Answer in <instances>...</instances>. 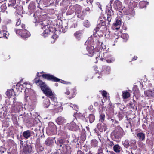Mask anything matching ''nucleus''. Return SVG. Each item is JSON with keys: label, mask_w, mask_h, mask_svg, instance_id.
Returning a JSON list of instances; mask_svg holds the SVG:
<instances>
[{"label": "nucleus", "mask_w": 154, "mask_h": 154, "mask_svg": "<svg viewBox=\"0 0 154 154\" xmlns=\"http://www.w3.org/2000/svg\"><path fill=\"white\" fill-rule=\"evenodd\" d=\"M34 17V22L37 23L40 27L42 29L44 30L43 32L41 34L42 36L44 38L47 37L51 32L53 33L54 31V29L51 27L49 25H46L42 23V21L45 20V16L43 15H37L36 14H34L33 15Z\"/></svg>", "instance_id": "nucleus-1"}, {"label": "nucleus", "mask_w": 154, "mask_h": 154, "mask_svg": "<svg viewBox=\"0 0 154 154\" xmlns=\"http://www.w3.org/2000/svg\"><path fill=\"white\" fill-rule=\"evenodd\" d=\"M21 29H15L16 34L20 36L23 38L26 39L30 36V32L26 29L25 25L23 24L21 25Z\"/></svg>", "instance_id": "nucleus-2"}, {"label": "nucleus", "mask_w": 154, "mask_h": 154, "mask_svg": "<svg viewBox=\"0 0 154 154\" xmlns=\"http://www.w3.org/2000/svg\"><path fill=\"white\" fill-rule=\"evenodd\" d=\"M123 135V130L120 126H117L111 134V138L114 141H117L120 139Z\"/></svg>", "instance_id": "nucleus-3"}, {"label": "nucleus", "mask_w": 154, "mask_h": 154, "mask_svg": "<svg viewBox=\"0 0 154 154\" xmlns=\"http://www.w3.org/2000/svg\"><path fill=\"white\" fill-rule=\"evenodd\" d=\"M106 23L105 22V21H103V20H100V23L98 24L97 27L95 29H94L93 31V35L94 37H96L97 35H96V34L97 33L98 34V35L99 37H102L103 35V32H102V34H101L100 35L98 34L99 30L100 28H101L102 29H107V28L106 26Z\"/></svg>", "instance_id": "nucleus-4"}, {"label": "nucleus", "mask_w": 154, "mask_h": 154, "mask_svg": "<svg viewBox=\"0 0 154 154\" xmlns=\"http://www.w3.org/2000/svg\"><path fill=\"white\" fill-rule=\"evenodd\" d=\"M42 76L45 79L55 82H58L60 80V79L50 74H44L42 75Z\"/></svg>", "instance_id": "nucleus-5"}, {"label": "nucleus", "mask_w": 154, "mask_h": 154, "mask_svg": "<svg viewBox=\"0 0 154 154\" xmlns=\"http://www.w3.org/2000/svg\"><path fill=\"white\" fill-rule=\"evenodd\" d=\"M66 127L68 129L73 131H75L79 129V126L73 122L67 123Z\"/></svg>", "instance_id": "nucleus-6"}, {"label": "nucleus", "mask_w": 154, "mask_h": 154, "mask_svg": "<svg viewBox=\"0 0 154 154\" xmlns=\"http://www.w3.org/2000/svg\"><path fill=\"white\" fill-rule=\"evenodd\" d=\"M55 143L56 145L60 147H62V148L67 145L66 144L67 143L66 140L63 138H59L56 141L55 140Z\"/></svg>", "instance_id": "nucleus-7"}, {"label": "nucleus", "mask_w": 154, "mask_h": 154, "mask_svg": "<svg viewBox=\"0 0 154 154\" xmlns=\"http://www.w3.org/2000/svg\"><path fill=\"white\" fill-rule=\"evenodd\" d=\"M32 146L30 144H26L23 146V152L25 154H28L31 152Z\"/></svg>", "instance_id": "nucleus-8"}, {"label": "nucleus", "mask_w": 154, "mask_h": 154, "mask_svg": "<svg viewBox=\"0 0 154 154\" xmlns=\"http://www.w3.org/2000/svg\"><path fill=\"white\" fill-rule=\"evenodd\" d=\"M97 127L98 130L100 132L105 131L106 129L107 126L104 123H99L97 125Z\"/></svg>", "instance_id": "nucleus-9"}, {"label": "nucleus", "mask_w": 154, "mask_h": 154, "mask_svg": "<svg viewBox=\"0 0 154 154\" xmlns=\"http://www.w3.org/2000/svg\"><path fill=\"white\" fill-rule=\"evenodd\" d=\"M106 9L107 17L108 18L110 17L111 19L112 16L114 14L113 11L112 9L111 5H110V7H108L107 6H106Z\"/></svg>", "instance_id": "nucleus-10"}, {"label": "nucleus", "mask_w": 154, "mask_h": 154, "mask_svg": "<svg viewBox=\"0 0 154 154\" xmlns=\"http://www.w3.org/2000/svg\"><path fill=\"white\" fill-rule=\"evenodd\" d=\"M56 122L57 124L62 125L66 123V120L64 117L60 116L57 118Z\"/></svg>", "instance_id": "nucleus-11"}, {"label": "nucleus", "mask_w": 154, "mask_h": 154, "mask_svg": "<svg viewBox=\"0 0 154 154\" xmlns=\"http://www.w3.org/2000/svg\"><path fill=\"white\" fill-rule=\"evenodd\" d=\"M32 132L31 131L29 130L25 131L23 133L21 137L26 139H27L31 136Z\"/></svg>", "instance_id": "nucleus-12"}, {"label": "nucleus", "mask_w": 154, "mask_h": 154, "mask_svg": "<svg viewBox=\"0 0 154 154\" xmlns=\"http://www.w3.org/2000/svg\"><path fill=\"white\" fill-rule=\"evenodd\" d=\"M54 139L55 138H48L45 140V144L46 145L50 147L53 146L54 143Z\"/></svg>", "instance_id": "nucleus-13"}, {"label": "nucleus", "mask_w": 154, "mask_h": 154, "mask_svg": "<svg viewBox=\"0 0 154 154\" xmlns=\"http://www.w3.org/2000/svg\"><path fill=\"white\" fill-rule=\"evenodd\" d=\"M113 6L115 9L120 10L122 7V3L120 1L117 0L114 2Z\"/></svg>", "instance_id": "nucleus-14"}, {"label": "nucleus", "mask_w": 154, "mask_h": 154, "mask_svg": "<svg viewBox=\"0 0 154 154\" xmlns=\"http://www.w3.org/2000/svg\"><path fill=\"white\" fill-rule=\"evenodd\" d=\"M63 154H71L72 152L71 147L68 145H66L65 148H63Z\"/></svg>", "instance_id": "nucleus-15"}, {"label": "nucleus", "mask_w": 154, "mask_h": 154, "mask_svg": "<svg viewBox=\"0 0 154 154\" xmlns=\"http://www.w3.org/2000/svg\"><path fill=\"white\" fill-rule=\"evenodd\" d=\"M35 3L33 2H31L30 3L29 5L28 6V8L29 12L30 13L34 12L35 11Z\"/></svg>", "instance_id": "nucleus-16"}, {"label": "nucleus", "mask_w": 154, "mask_h": 154, "mask_svg": "<svg viewBox=\"0 0 154 154\" xmlns=\"http://www.w3.org/2000/svg\"><path fill=\"white\" fill-rule=\"evenodd\" d=\"M45 94L50 98L52 100L54 101V95L50 88L48 90V91L46 92Z\"/></svg>", "instance_id": "nucleus-17"}, {"label": "nucleus", "mask_w": 154, "mask_h": 154, "mask_svg": "<svg viewBox=\"0 0 154 154\" xmlns=\"http://www.w3.org/2000/svg\"><path fill=\"white\" fill-rule=\"evenodd\" d=\"M129 147H131V149L134 150H135L137 148V146L136 144V141L134 140H131L129 142Z\"/></svg>", "instance_id": "nucleus-18"}, {"label": "nucleus", "mask_w": 154, "mask_h": 154, "mask_svg": "<svg viewBox=\"0 0 154 154\" xmlns=\"http://www.w3.org/2000/svg\"><path fill=\"white\" fill-rule=\"evenodd\" d=\"M144 93L146 96L148 97L154 98V91L151 90L145 91Z\"/></svg>", "instance_id": "nucleus-19"}, {"label": "nucleus", "mask_w": 154, "mask_h": 154, "mask_svg": "<svg viewBox=\"0 0 154 154\" xmlns=\"http://www.w3.org/2000/svg\"><path fill=\"white\" fill-rule=\"evenodd\" d=\"M137 136L140 141H143L145 139V134L142 132H139L137 134Z\"/></svg>", "instance_id": "nucleus-20"}, {"label": "nucleus", "mask_w": 154, "mask_h": 154, "mask_svg": "<svg viewBox=\"0 0 154 154\" xmlns=\"http://www.w3.org/2000/svg\"><path fill=\"white\" fill-rule=\"evenodd\" d=\"M113 150L117 153L120 152L122 150L121 147L118 144H115L113 147Z\"/></svg>", "instance_id": "nucleus-21"}, {"label": "nucleus", "mask_w": 154, "mask_h": 154, "mask_svg": "<svg viewBox=\"0 0 154 154\" xmlns=\"http://www.w3.org/2000/svg\"><path fill=\"white\" fill-rule=\"evenodd\" d=\"M35 147L36 148L39 149L40 151H42L43 150L42 146L40 144V140L39 139H37L36 140Z\"/></svg>", "instance_id": "nucleus-22"}, {"label": "nucleus", "mask_w": 154, "mask_h": 154, "mask_svg": "<svg viewBox=\"0 0 154 154\" xmlns=\"http://www.w3.org/2000/svg\"><path fill=\"white\" fill-rule=\"evenodd\" d=\"M130 107L131 109L136 110L137 107V103L136 102H130L129 103Z\"/></svg>", "instance_id": "nucleus-23"}, {"label": "nucleus", "mask_w": 154, "mask_h": 154, "mask_svg": "<svg viewBox=\"0 0 154 154\" xmlns=\"http://www.w3.org/2000/svg\"><path fill=\"white\" fill-rule=\"evenodd\" d=\"M49 88L46 85L44 84L43 85L41 86V89L43 93L45 94L46 92L48 91Z\"/></svg>", "instance_id": "nucleus-24"}, {"label": "nucleus", "mask_w": 154, "mask_h": 154, "mask_svg": "<svg viewBox=\"0 0 154 154\" xmlns=\"http://www.w3.org/2000/svg\"><path fill=\"white\" fill-rule=\"evenodd\" d=\"M49 88L46 85L44 84L43 85L41 86V89L43 93L45 94L46 92L48 91Z\"/></svg>", "instance_id": "nucleus-25"}, {"label": "nucleus", "mask_w": 154, "mask_h": 154, "mask_svg": "<svg viewBox=\"0 0 154 154\" xmlns=\"http://www.w3.org/2000/svg\"><path fill=\"white\" fill-rule=\"evenodd\" d=\"M49 88L46 85L44 84L43 85L41 86V89L43 93L45 94L46 92L48 91Z\"/></svg>", "instance_id": "nucleus-26"}, {"label": "nucleus", "mask_w": 154, "mask_h": 154, "mask_svg": "<svg viewBox=\"0 0 154 154\" xmlns=\"http://www.w3.org/2000/svg\"><path fill=\"white\" fill-rule=\"evenodd\" d=\"M34 81L37 85L40 86V88L43 85L45 84V83L43 82L42 80H41L39 79L37 80V78L35 79Z\"/></svg>", "instance_id": "nucleus-27"}, {"label": "nucleus", "mask_w": 154, "mask_h": 154, "mask_svg": "<svg viewBox=\"0 0 154 154\" xmlns=\"http://www.w3.org/2000/svg\"><path fill=\"white\" fill-rule=\"evenodd\" d=\"M8 1V6L9 7H13L16 3V0H7Z\"/></svg>", "instance_id": "nucleus-28"}, {"label": "nucleus", "mask_w": 154, "mask_h": 154, "mask_svg": "<svg viewBox=\"0 0 154 154\" xmlns=\"http://www.w3.org/2000/svg\"><path fill=\"white\" fill-rule=\"evenodd\" d=\"M50 102L48 99H45L43 102V106L44 107L48 108L50 105Z\"/></svg>", "instance_id": "nucleus-29"}, {"label": "nucleus", "mask_w": 154, "mask_h": 154, "mask_svg": "<svg viewBox=\"0 0 154 154\" xmlns=\"http://www.w3.org/2000/svg\"><path fill=\"white\" fill-rule=\"evenodd\" d=\"M2 4L1 2H0V11L4 12L7 8V6L6 3H4Z\"/></svg>", "instance_id": "nucleus-30"}, {"label": "nucleus", "mask_w": 154, "mask_h": 154, "mask_svg": "<svg viewBox=\"0 0 154 154\" xmlns=\"http://www.w3.org/2000/svg\"><path fill=\"white\" fill-rule=\"evenodd\" d=\"M98 141L95 139L92 140L91 141V146L93 147H95L97 146Z\"/></svg>", "instance_id": "nucleus-31"}, {"label": "nucleus", "mask_w": 154, "mask_h": 154, "mask_svg": "<svg viewBox=\"0 0 154 154\" xmlns=\"http://www.w3.org/2000/svg\"><path fill=\"white\" fill-rule=\"evenodd\" d=\"M82 34L80 31H78L74 33V35L76 38L79 40L80 39Z\"/></svg>", "instance_id": "nucleus-32"}, {"label": "nucleus", "mask_w": 154, "mask_h": 154, "mask_svg": "<svg viewBox=\"0 0 154 154\" xmlns=\"http://www.w3.org/2000/svg\"><path fill=\"white\" fill-rule=\"evenodd\" d=\"M85 17V15L84 12H79L77 13V17L78 18H80L81 20H83L84 19Z\"/></svg>", "instance_id": "nucleus-33"}, {"label": "nucleus", "mask_w": 154, "mask_h": 154, "mask_svg": "<svg viewBox=\"0 0 154 154\" xmlns=\"http://www.w3.org/2000/svg\"><path fill=\"white\" fill-rule=\"evenodd\" d=\"M49 127L51 131H54L56 129V125L53 123H51L49 125Z\"/></svg>", "instance_id": "nucleus-34"}, {"label": "nucleus", "mask_w": 154, "mask_h": 154, "mask_svg": "<svg viewBox=\"0 0 154 154\" xmlns=\"http://www.w3.org/2000/svg\"><path fill=\"white\" fill-rule=\"evenodd\" d=\"M89 122L91 123L93 122L95 120V116L93 114H90L89 116Z\"/></svg>", "instance_id": "nucleus-35"}, {"label": "nucleus", "mask_w": 154, "mask_h": 154, "mask_svg": "<svg viewBox=\"0 0 154 154\" xmlns=\"http://www.w3.org/2000/svg\"><path fill=\"white\" fill-rule=\"evenodd\" d=\"M121 23V21L119 20H117L116 21V23L114 24V26L116 27H117L116 28V29H118L120 28V25Z\"/></svg>", "instance_id": "nucleus-36"}, {"label": "nucleus", "mask_w": 154, "mask_h": 154, "mask_svg": "<svg viewBox=\"0 0 154 154\" xmlns=\"http://www.w3.org/2000/svg\"><path fill=\"white\" fill-rule=\"evenodd\" d=\"M122 96L124 98L127 99L130 97V94L128 91L124 92L123 93Z\"/></svg>", "instance_id": "nucleus-37"}, {"label": "nucleus", "mask_w": 154, "mask_h": 154, "mask_svg": "<svg viewBox=\"0 0 154 154\" xmlns=\"http://www.w3.org/2000/svg\"><path fill=\"white\" fill-rule=\"evenodd\" d=\"M13 91V89H11V90H7L6 94V95L8 96V98H10L11 97L13 94L12 91Z\"/></svg>", "instance_id": "nucleus-38"}, {"label": "nucleus", "mask_w": 154, "mask_h": 154, "mask_svg": "<svg viewBox=\"0 0 154 154\" xmlns=\"http://www.w3.org/2000/svg\"><path fill=\"white\" fill-rule=\"evenodd\" d=\"M129 140H126L123 143V145L126 148H128L129 147Z\"/></svg>", "instance_id": "nucleus-39"}, {"label": "nucleus", "mask_w": 154, "mask_h": 154, "mask_svg": "<svg viewBox=\"0 0 154 154\" xmlns=\"http://www.w3.org/2000/svg\"><path fill=\"white\" fill-rule=\"evenodd\" d=\"M100 119L99 120L102 123L104 121L105 117V115L104 114L100 113Z\"/></svg>", "instance_id": "nucleus-40"}, {"label": "nucleus", "mask_w": 154, "mask_h": 154, "mask_svg": "<svg viewBox=\"0 0 154 154\" xmlns=\"http://www.w3.org/2000/svg\"><path fill=\"white\" fill-rule=\"evenodd\" d=\"M111 19H110V17L109 18L107 17V19H106V20L105 21V22L106 23H105L106 27L110 24V22H111Z\"/></svg>", "instance_id": "nucleus-41"}, {"label": "nucleus", "mask_w": 154, "mask_h": 154, "mask_svg": "<svg viewBox=\"0 0 154 154\" xmlns=\"http://www.w3.org/2000/svg\"><path fill=\"white\" fill-rule=\"evenodd\" d=\"M121 37L123 39L127 40L129 36L128 34H124L122 35Z\"/></svg>", "instance_id": "nucleus-42"}, {"label": "nucleus", "mask_w": 154, "mask_h": 154, "mask_svg": "<svg viewBox=\"0 0 154 154\" xmlns=\"http://www.w3.org/2000/svg\"><path fill=\"white\" fill-rule=\"evenodd\" d=\"M21 21L20 19H18L17 20V22H16V26L19 27L18 29H21Z\"/></svg>", "instance_id": "nucleus-43"}, {"label": "nucleus", "mask_w": 154, "mask_h": 154, "mask_svg": "<svg viewBox=\"0 0 154 154\" xmlns=\"http://www.w3.org/2000/svg\"><path fill=\"white\" fill-rule=\"evenodd\" d=\"M107 144L108 146H109V147H112L113 146H114L115 145V143H114V142L113 141H109V142Z\"/></svg>", "instance_id": "nucleus-44"}, {"label": "nucleus", "mask_w": 154, "mask_h": 154, "mask_svg": "<svg viewBox=\"0 0 154 154\" xmlns=\"http://www.w3.org/2000/svg\"><path fill=\"white\" fill-rule=\"evenodd\" d=\"M84 25L85 27H88L89 25V23L87 20H86L84 21Z\"/></svg>", "instance_id": "nucleus-45"}, {"label": "nucleus", "mask_w": 154, "mask_h": 154, "mask_svg": "<svg viewBox=\"0 0 154 154\" xmlns=\"http://www.w3.org/2000/svg\"><path fill=\"white\" fill-rule=\"evenodd\" d=\"M108 119H110V121L113 124V123L114 122L115 119L113 118V117L111 116H110L109 114L108 115Z\"/></svg>", "instance_id": "nucleus-46"}, {"label": "nucleus", "mask_w": 154, "mask_h": 154, "mask_svg": "<svg viewBox=\"0 0 154 154\" xmlns=\"http://www.w3.org/2000/svg\"><path fill=\"white\" fill-rule=\"evenodd\" d=\"M5 32H6L8 34V32L7 31H6V30H3L2 31L3 37L4 38H7V37L6 36V35L8 36V34H6V33Z\"/></svg>", "instance_id": "nucleus-47"}, {"label": "nucleus", "mask_w": 154, "mask_h": 154, "mask_svg": "<svg viewBox=\"0 0 154 154\" xmlns=\"http://www.w3.org/2000/svg\"><path fill=\"white\" fill-rule=\"evenodd\" d=\"M103 68L104 69L106 68V71H108V72H109L110 71V67L109 66H104L103 67Z\"/></svg>", "instance_id": "nucleus-48"}, {"label": "nucleus", "mask_w": 154, "mask_h": 154, "mask_svg": "<svg viewBox=\"0 0 154 154\" xmlns=\"http://www.w3.org/2000/svg\"><path fill=\"white\" fill-rule=\"evenodd\" d=\"M73 13H74V11L73 10H72L71 9L69 10L67 13V14L69 15H71Z\"/></svg>", "instance_id": "nucleus-49"}, {"label": "nucleus", "mask_w": 154, "mask_h": 154, "mask_svg": "<svg viewBox=\"0 0 154 154\" xmlns=\"http://www.w3.org/2000/svg\"><path fill=\"white\" fill-rule=\"evenodd\" d=\"M102 94L103 97H107V92L105 91H102Z\"/></svg>", "instance_id": "nucleus-50"}, {"label": "nucleus", "mask_w": 154, "mask_h": 154, "mask_svg": "<svg viewBox=\"0 0 154 154\" xmlns=\"http://www.w3.org/2000/svg\"><path fill=\"white\" fill-rule=\"evenodd\" d=\"M35 137L34 136H33L32 137H31L30 140H31V143L32 144H33L35 142Z\"/></svg>", "instance_id": "nucleus-51"}, {"label": "nucleus", "mask_w": 154, "mask_h": 154, "mask_svg": "<svg viewBox=\"0 0 154 154\" xmlns=\"http://www.w3.org/2000/svg\"><path fill=\"white\" fill-rule=\"evenodd\" d=\"M57 106V104H55L54 103V104H52L51 106L53 107V108L52 109V110L54 109H56V106Z\"/></svg>", "instance_id": "nucleus-52"}, {"label": "nucleus", "mask_w": 154, "mask_h": 154, "mask_svg": "<svg viewBox=\"0 0 154 154\" xmlns=\"http://www.w3.org/2000/svg\"><path fill=\"white\" fill-rule=\"evenodd\" d=\"M73 106H74L73 109L75 110L76 111H77L78 109V106L77 105H73Z\"/></svg>", "instance_id": "nucleus-53"}, {"label": "nucleus", "mask_w": 154, "mask_h": 154, "mask_svg": "<svg viewBox=\"0 0 154 154\" xmlns=\"http://www.w3.org/2000/svg\"><path fill=\"white\" fill-rule=\"evenodd\" d=\"M77 25L76 23H73L72 24L71 27H72L75 28L77 26Z\"/></svg>", "instance_id": "nucleus-54"}, {"label": "nucleus", "mask_w": 154, "mask_h": 154, "mask_svg": "<svg viewBox=\"0 0 154 154\" xmlns=\"http://www.w3.org/2000/svg\"><path fill=\"white\" fill-rule=\"evenodd\" d=\"M96 4H97V5H98V7L99 8H100L101 9V5L99 3V2H97L96 3Z\"/></svg>", "instance_id": "nucleus-55"}, {"label": "nucleus", "mask_w": 154, "mask_h": 154, "mask_svg": "<svg viewBox=\"0 0 154 154\" xmlns=\"http://www.w3.org/2000/svg\"><path fill=\"white\" fill-rule=\"evenodd\" d=\"M77 154H84V153L80 150H79L77 152Z\"/></svg>", "instance_id": "nucleus-56"}, {"label": "nucleus", "mask_w": 154, "mask_h": 154, "mask_svg": "<svg viewBox=\"0 0 154 154\" xmlns=\"http://www.w3.org/2000/svg\"><path fill=\"white\" fill-rule=\"evenodd\" d=\"M59 150H60V149H57L54 154H60Z\"/></svg>", "instance_id": "nucleus-57"}, {"label": "nucleus", "mask_w": 154, "mask_h": 154, "mask_svg": "<svg viewBox=\"0 0 154 154\" xmlns=\"http://www.w3.org/2000/svg\"><path fill=\"white\" fill-rule=\"evenodd\" d=\"M94 105L95 106L97 107L98 105V103L97 102H95L94 103Z\"/></svg>", "instance_id": "nucleus-58"}, {"label": "nucleus", "mask_w": 154, "mask_h": 154, "mask_svg": "<svg viewBox=\"0 0 154 154\" xmlns=\"http://www.w3.org/2000/svg\"><path fill=\"white\" fill-rule=\"evenodd\" d=\"M98 151L99 152V153L100 154V153H102V149H100V148H99L98 149Z\"/></svg>", "instance_id": "nucleus-59"}, {"label": "nucleus", "mask_w": 154, "mask_h": 154, "mask_svg": "<svg viewBox=\"0 0 154 154\" xmlns=\"http://www.w3.org/2000/svg\"><path fill=\"white\" fill-rule=\"evenodd\" d=\"M88 1H89L90 2V3L91 4L92 2H93V0H87V2L88 4Z\"/></svg>", "instance_id": "nucleus-60"}, {"label": "nucleus", "mask_w": 154, "mask_h": 154, "mask_svg": "<svg viewBox=\"0 0 154 154\" xmlns=\"http://www.w3.org/2000/svg\"><path fill=\"white\" fill-rule=\"evenodd\" d=\"M70 92L69 91H67L65 92V94L67 95H69L70 94Z\"/></svg>", "instance_id": "nucleus-61"}, {"label": "nucleus", "mask_w": 154, "mask_h": 154, "mask_svg": "<svg viewBox=\"0 0 154 154\" xmlns=\"http://www.w3.org/2000/svg\"><path fill=\"white\" fill-rule=\"evenodd\" d=\"M82 149L85 150L86 152H87L88 150V148H87V147H86L85 148H83Z\"/></svg>", "instance_id": "nucleus-62"}, {"label": "nucleus", "mask_w": 154, "mask_h": 154, "mask_svg": "<svg viewBox=\"0 0 154 154\" xmlns=\"http://www.w3.org/2000/svg\"><path fill=\"white\" fill-rule=\"evenodd\" d=\"M85 10L88 11H89L90 10V8L88 7H87L85 9Z\"/></svg>", "instance_id": "nucleus-63"}, {"label": "nucleus", "mask_w": 154, "mask_h": 154, "mask_svg": "<svg viewBox=\"0 0 154 154\" xmlns=\"http://www.w3.org/2000/svg\"><path fill=\"white\" fill-rule=\"evenodd\" d=\"M61 82L62 83H63V84H66V81H65L64 80H61Z\"/></svg>", "instance_id": "nucleus-64"}]
</instances>
